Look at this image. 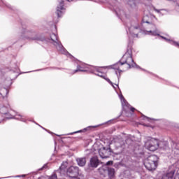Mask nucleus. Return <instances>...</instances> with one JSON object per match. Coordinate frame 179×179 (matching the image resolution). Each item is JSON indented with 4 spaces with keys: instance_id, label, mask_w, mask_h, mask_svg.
Instances as JSON below:
<instances>
[{
    "instance_id": "obj_32",
    "label": "nucleus",
    "mask_w": 179,
    "mask_h": 179,
    "mask_svg": "<svg viewBox=\"0 0 179 179\" xmlns=\"http://www.w3.org/2000/svg\"><path fill=\"white\" fill-rule=\"evenodd\" d=\"M149 33H152V31H149Z\"/></svg>"
},
{
    "instance_id": "obj_18",
    "label": "nucleus",
    "mask_w": 179,
    "mask_h": 179,
    "mask_svg": "<svg viewBox=\"0 0 179 179\" xmlns=\"http://www.w3.org/2000/svg\"><path fill=\"white\" fill-rule=\"evenodd\" d=\"M119 142H120V145H118V143L116 142L117 146H118V148H122L125 143L123 141L122 139H120Z\"/></svg>"
},
{
    "instance_id": "obj_25",
    "label": "nucleus",
    "mask_w": 179,
    "mask_h": 179,
    "mask_svg": "<svg viewBox=\"0 0 179 179\" xmlns=\"http://www.w3.org/2000/svg\"><path fill=\"white\" fill-rule=\"evenodd\" d=\"M113 164V161H109L106 163V166H111Z\"/></svg>"
},
{
    "instance_id": "obj_5",
    "label": "nucleus",
    "mask_w": 179,
    "mask_h": 179,
    "mask_svg": "<svg viewBox=\"0 0 179 179\" xmlns=\"http://www.w3.org/2000/svg\"><path fill=\"white\" fill-rule=\"evenodd\" d=\"M79 174V168L78 166H70L67 169V176L74 179H79L76 178V176Z\"/></svg>"
},
{
    "instance_id": "obj_27",
    "label": "nucleus",
    "mask_w": 179,
    "mask_h": 179,
    "mask_svg": "<svg viewBox=\"0 0 179 179\" xmlns=\"http://www.w3.org/2000/svg\"><path fill=\"white\" fill-rule=\"evenodd\" d=\"M131 111H135V108H131Z\"/></svg>"
},
{
    "instance_id": "obj_6",
    "label": "nucleus",
    "mask_w": 179,
    "mask_h": 179,
    "mask_svg": "<svg viewBox=\"0 0 179 179\" xmlns=\"http://www.w3.org/2000/svg\"><path fill=\"white\" fill-rule=\"evenodd\" d=\"M99 156L101 159H107L110 157V149L106 150V148H103L99 150Z\"/></svg>"
},
{
    "instance_id": "obj_33",
    "label": "nucleus",
    "mask_w": 179,
    "mask_h": 179,
    "mask_svg": "<svg viewBox=\"0 0 179 179\" xmlns=\"http://www.w3.org/2000/svg\"><path fill=\"white\" fill-rule=\"evenodd\" d=\"M145 23H149L148 22H145Z\"/></svg>"
},
{
    "instance_id": "obj_14",
    "label": "nucleus",
    "mask_w": 179,
    "mask_h": 179,
    "mask_svg": "<svg viewBox=\"0 0 179 179\" xmlns=\"http://www.w3.org/2000/svg\"><path fill=\"white\" fill-rule=\"evenodd\" d=\"M121 64H122V62L120 60L119 62L116 63L115 64H114L112 66L113 69L119 71V72H122V71L121 69H120V67L122 66V65H121Z\"/></svg>"
},
{
    "instance_id": "obj_2",
    "label": "nucleus",
    "mask_w": 179,
    "mask_h": 179,
    "mask_svg": "<svg viewBox=\"0 0 179 179\" xmlns=\"http://www.w3.org/2000/svg\"><path fill=\"white\" fill-rule=\"evenodd\" d=\"M122 62L120 65H128V69L134 68L135 66V62H134V59H132V52L128 50L122 57Z\"/></svg>"
},
{
    "instance_id": "obj_24",
    "label": "nucleus",
    "mask_w": 179,
    "mask_h": 179,
    "mask_svg": "<svg viewBox=\"0 0 179 179\" xmlns=\"http://www.w3.org/2000/svg\"><path fill=\"white\" fill-rule=\"evenodd\" d=\"M106 80H107V81L108 82V83H110V85H111L112 86H114V85H113V82H111V80H110L109 78H106Z\"/></svg>"
},
{
    "instance_id": "obj_30",
    "label": "nucleus",
    "mask_w": 179,
    "mask_h": 179,
    "mask_svg": "<svg viewBox=\"0 0 179 179\" xmlns=\"http://www.w3.org/2000/svg\"><path fill=\"white\" fill-rule=\"evenodd\" d=\"M154 34L155 36H156V32H153V34Z\"/></svg>"
},
{
    "instance_id": "obj_16",
    "label": "nucleus",
    "mask_w": 179,
    "mask_h": 179,
    "mask_svg": "<svg viewBox=\"0 0 179 179\" xmlns=\"http://www.w3.org/2000/svg\"><path fill=\"white\" fill-rule=\"evenodd\" d=\"M179 146V144H176V143H173V145H172V148H173V152L174 153H176V155H179V149L177 148H178Z\"/></svg>"
},
{
    "instance_id": "obj_4",
    "label": "nucleus",
    "mask_w": 179,
    "mask_h": 179,
    "mask_svg": "<svg viewBox=\"0 0 179 179\" xmlns=\"http://www.w3.org/2000/svg\"><path fill=\"white\" fill-rule=\"evenodd\" d=\"M145 146L150 152H155L159 148V140L152 138L145 143Z\"/></svg>"
},
{
    "instance_id": "obj_19",
    "label": "nucleus",
    "mask_w": 179,
    "mask_h": 179,
    "mask_svg": "<svg viewBox=\"0 0 179 179\" xmlns=\"http://www.w3.org/2000/svg\"><path fill=\"white\" fill-rule=\"evenodd\" d=\"M76 72H86L85 70L80 69V66H78L76 70L74 71L73 73H76Z\"/></svg>"
},
{
    "instance_id": "obj_7",
    "label": "nucleus",
    "mask_w": 179,
    "mask_h": 179,
    "mask_svg": "<svg viewBox=\"0 0 179 179\" xmlns=\"http://www.w3.org/2000/svg\"><path fill=\"white\" fill-rule=\"evenodd\" d=\"M59 5L57 6L56 13L58 17H61V15H62V11L64 10V0H58Z\"/></svg>"
},
{
    "instance_id": "obj_28",
    "label": "nucleus",
    "mask_w": 179,
    "mask_h": 179,
    "mask_svg": "<svg viewBox=\"0 0 179 179\" xmlns=\"http://www.w3.org/2000/svg\"><path fill=\"white\" fill-rule=\"evenodd\" d=\"M162 38H164V40H167L164 36H162Z\"/></svg>"
},
{
    "instance_id": "obj_23",
    "label": "nucleus",
    "mask_w": 179,
    "mask_h": 179,
    "mask_svg": "<svg viewBox=\"0 0 179 179\" xmlns=\"http://www.w3.org/2000/svg\"><path fill=\"white\" fill-rule=\"evenodd\" d=\"M175 179H179V169L177 171L176 175L175 176Z\"/></svg>"
},
{
    "instance_id": "obj_31",
    "label": "nucleus",
    "mask_w": 179,
    "mask_h": 179,
    "mask_svg": "<svg viewBox=\"0 0 179 179\" xmlns=\"http://www.w3.org/2000/svg\"><path fill=\"white\" fill-rule=\"evenodd\" d=\"M67 1H69V2H71V1H72V0H67Z\"/></svg>"
},
{
    "instance_id": "obj_3",
    "label": "nucleus",
    "mask_w": 179,
    "mask_h": 179,
    "mask_svg": "<svg viewBox=\"0 0 179 179\" xmlns=\"http://www.w3.org/2000/svg\"><path fill=\"white\" fill-rule=\"evenodd\" d=\"M50 38L52 41V44H53V45L56 47L57 50H59V52H61L62 54H65V52H66V50L62 45V43H61L59 41H58V36H57L55 34H52L50 35Z\"/></svg>"
},
{
    "instance_id": "obj_22",
    "label": "nucleus",
    "mask_w": 179,
    "mask_h": 179,
    "mask_svg": "<svg viewBox=\"0 0 179 179\" xmlns=\"http://www.w3.org/2000/svg\"><path fill=\"white\" fill-rule=\"evenodd\" d=\"M150 27L152 29V30H156V25L152 24L150 25Z\"/></svg>"
},
{
    "instance_id": "obj_15",
    "label": "nucleus",
    "mask_w": 179,
    "mask_h": 179,
    "mask_svg": "<svg viewBox=\"0 0 179 179\" xmlns=\"http://www.w3.org/2000/svg\"><path fill=\"white\" fill-rule=\"evenodd\" d=\"M108 176L109 178H113L114 177V174H115V170L114 168H108Z\"/></svg>"
},
{
    "instance_id": "obj_21",
    "label": "nucleus",
    "mask_w": 179,
    "mask_h": 179,
    "mask_svg": "<svg viewBox=\"0 0 179 179\" xmlns=\"http://www.w3.org/2000/svg\"><path fill=\"white\" fill-rule=\"evenodd\" d=\"M154 10H155V12H157V13H160V11H161V10H164V9L159 10V9H157L156 8H154Z\"/></svg>"
},
{
    "instance_id": "obj_26",
    "label": "nucleus",
    "mask_w": 179,
    "mask_h": 179,
    "mask_svg": "<svg viewBox=\"0 0 179 179\" xmlns=\"http://www.w3.org/2000/svg\"><path fill=\"white\" fill-rule=\"evenodd\" d=\"M27 38H32V40H36L35 37L33 36H25Z\"/></svg>"
},
{
    "instance_id": "obj_11",
    "label": "nucleus",
    "mask_w": 179,
    "mask_h": 179,
    "mask_svg": "<svg viewBox=\"0 0 179 179\" xmlns=\"http://www.w3.org/2000/svg\"><path fill=\"white\" fill-rule=\"evenodd\" d=\"M99 171L100 174L106 177L107 176V173H108V167L107 166H104L101 168H99Z\"/></svg>"
},
{
    "instance_id": "obj_13",
    "label": "nucleus",
    "mask_w": 179,
    "mask_h": 179,
    "mask_svg": "<svg viewBox=\"0 0 179 179\" xmlns=\"http://www.w3.org/2000/svg\"><path fill=\"white\" fill-rule=\"evenodd\" d=\"M76 162L80 167H83L86 164V158H78Z\"/></svg>"
},
{
    "instance_id": "obj_29",
    "label": "nucleus",
    "mask_w": 179,
    "mask_h": 179,
    "mask_svg": "<svg viewBox=\"0 0 179 179\" xmlns=\"http://www.w3.org/2000/svg\"><path fill=\"white\" fill-rule=\"evenodd\" d=\"M47 167V165L43 166V169H45Z\"/></svg>"
},
{
    "instance_id": "obj_8",
    "label": "nucleus",
    "mask_w": 179,
    "mask_h": 179,
    "mask_svg": "<svg viewBox=\"0 0 179 179\" xmlns=\"http://www.w3.org/2000/svg\"><path fill=\"white\" fill-rule=\"evenodd\" d=\"M175 173L176 171L174 169L169 171L166 174L163 175L162 179H174Z\"/></svg>"
},
{
    "instance_id": "obj_10",
    "label": "nucleus",
    "mask_w": 179,
    "mask_h": 179,
    "mask_svg": "<svg viewBox=\"0 0 179 179\" xmlns=\"http://www.w3.org/2000/svg\"><path fill=\"white\" fill-rule=\"evenodd\" d=\"M91 167H97L99 166V159L96 157H94L90 159Z\"/></svg>"
},
{
    "instance_id": "obj_17",
    "label": "nucleus",
    "mask_w": 179,
    "mask_h": 179,
    "mask_svg": "<svg viewBox=\"0 0 179 179\" xmlns=\"http://www.w3.org/2000/svg\"><path fill=\"white\" fill-rule=\"evenodd\" d=\"M139 29L138 27H134V29H130V31H132L134 30V32L132 33V34H134V36L136 37H138V34L136 33H139V31H141V29Z\"/></svg>"
},
{
    "instance_id": "obj_12",
    "label": "nucleus",
    "mask_w": 179,
    "mask_h": 179,
    "mask_svg": "<svg viewBox=\"0 0 179 179\" xmlns=\"http://www.w3.org/2000/svg\"><path fill=\"white\" fill-rule=\"evenodd\" d=\"M66 167H68V162H63L61 166L59 167L61 174H65V171H66Z\"/></svg>"
},
{
    "instance_id": "obj_9",
    "label": "nucleus",
    "mask_w": 179,
    "mask_h": 179,
    "mask_svg": "<svg viewBox=\"0 0 179 179\" xmlns=\"http://www.w3.org/2000/svg\"><path fill=\"white\" fill-rule=\"evenodd\" d=\"M158 148L162 150H167L169 149V142L158 141Z\"/></svg>"
},
{
    "instance_id": "obj_1",
    "label": "nucleus",
    "mask_w": 179,
    "mask_h": 179,
    "mask_svg": "<svg viewBox=\"0 0 179 179\" xmlns=\"http://www.w3.org/2000/svg\"><path fill=\"white\" fill-rule=\"evenodd\" d=\"M159 164V157L157 155H150L144 160V166L148 171H155Z\"/></svg>"
},
{
    "instance_id": "obj_20",
    "label": "nucleus",
    "mask_w": 179,
    "mask_h": 179,
    "mask_svg": "<svg viewBox=\"0 0 179 179\" xmlns=\"http://www.w3.org/2000/svg\"><path fill=\"white\" fill-rule=\"evenodd\" d=\"M48 179H58V178L57 177V175L53 174Z\"/></svg>"
}]
</instances>
